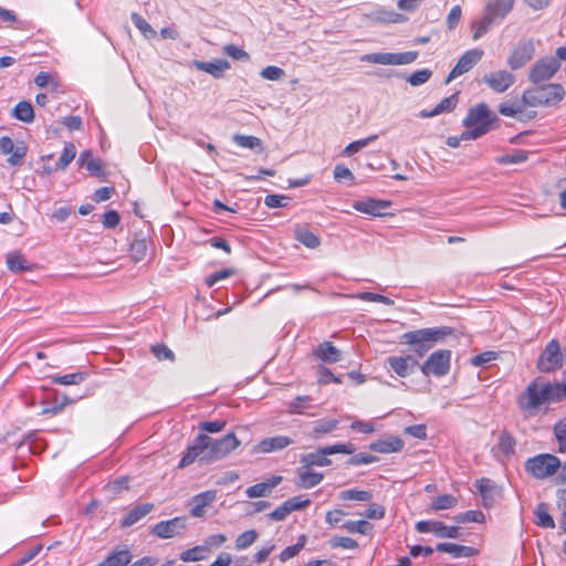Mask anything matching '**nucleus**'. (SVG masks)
I'll return each instance as SVG.
<instances>
[{"label": "nucleus", "instance_id": "1", "mask_svg": "<svg viewBox=\"0 0 566 566\" xmlns=\"http://www.w3.org/2000/svg\"><path fill=\"white\" fill-rule=\"evenodd\" d=\"M241 444L233 432L220 439H212L206 433H199L192 443L187 448L186 453L179 462V468H186L199 459L200 463L209 464L219 461Z\"/></svg>", "mask_w": 566, "mask_h": 566}, {"label": "nucleus", "instance_id": "13", "mask_svg": "<svg viewBox=\"0 0 566 566\" xmlns=\"http://www.w3.org/2000/svg\"><path fill=\"white\" fill-rule=\"evenodd\" d=\"M534 53V43L531 40L523 41L512 51L507 64L512 70H518L533 59Z\"/></svg>", "mask_w": 566, "mask_h": 566}, {"label": "nucleus", "instance_id": "21", "mask_svg": "<svg viewBox=\"0 0 566 566\" xmlns=\"http://www.w3.org/2000/svg\"><path fill=\"white\" fill-rule=\"evenodd\" d=\"M368 17L370 20L378 23H405L408 21L407 15L382 7L370 12Z\"/></svg>", "mask_w": 566, "mask_h": 566}, {"label": "nucleus", "instance_id": "2", "mask_svg": "<svg viewBox=\"0 0 566 566\" xmlns=\"http://www.w3.org/2000/svg\"><path fill=\"white\" fill-rule=\"evenodd\" d=\"M564 398H566V384L536 378L518 396L517 403L528 416H535L542 406L560 401Z\"/></svg>", "mask_w": 566, "mask_h": 566}, {"label": "nucleus", "instance_id": "29", "mask_svg": "<svg viewBox=\"0 0 566 566\" xmlns=\"http://www.w3.org/2000/svg\"><path fill=\"white\" fill-rule=\"evenodd\" d=\"M77 163L81 167L86 168L92 175L101 177L104 175L102 163L95 159L91 150H84L80 154Z\"/></svg>", "mask_w": 566, "mask_h": 566}, {"label": "nucleus", "instance_id": "26", "mask_svg": "<svg viewBox=\"0 0 566 566\" xmlns=\"http://www.w3.org/2000/svg\"><path fill=\"white\" fill-rule=\"evenodd\" d=\"M436 549L441 553L451 554L453 557H471L476 554L475 548L454 543H439Z\"/></svg>", "mask_w": 566, "mask_h": 566}, {"label": "nucleus", "instance_id": "60", "mask_svg": "<svg viewBox=\"0 0 566 566\" xmlns=\"http://www.w3.org/2000/svg\"><path fill=\"white\" fill-rule=\"evenodd\" d=\"M260 75L263 78L269 80V81H279L284 77L285 72L283 69H281L279 66L270 65V66L264 67L261 71Z\"/></svg>", "mask_w": 566, "mask_h": 566}, {"label": "nucleus", "instance_id": "48", "mask_svg": "<svg viewBox=\"0 0 566 566\" xmlns=\"http://www.w3.org/2000/svg\"><path fill=\"white\" fill-rule=\"evenodd\" d=\"M371 496H373L371 493L368 491L355 490V489L343 491L339 494V499H342L344 501L367 502L371 499Z\"/></svg>", "mask_w": 566, "mask_h": 566}, {"label": "nucleus", "instance_id": "36", "mask_svg": "<svg viewBox=\"0 0 566 566\" xmlns=\"http://www.w3.org/2000/svg\"><path fill=\"white\" fill-rule=\"evenodd\" d=\"M476 488L479 491V494L481 495L483 500L484 506H491L493 504V493H494V483L492 480L483 478L481 480L476 481Z\"/></svg>", "mask_w": 566, "mask_h": 566}, {"label": "nucleus", "instance_id": "32", "mask_svg": "<svg viewBox=\"0 0 566 566\" xmlns=\"http://www.w3.org/2000/svg\"><path fill=\"white\" fill-rule=\"evenodd\" d=\"M154 505L150 503H145L133 509L123 520L122 525L124 527L132 526L146 516L151 510Z\"/></svg>", "mask_w": 566, "mask_h": 566}, {"label": "nucleus", "instance_id": "52", "mask_svg": "<svg viewBox=\"0 0 566 566\" xmlns=\"http://www.w3.org/2000/svg\"><path fill=\"white\" fill-rule=\"evenodd\" d=\"M207 551V547L203 546H196L192 548H189L180 554V559L182 562H199L205 558V552Z\"/></svg>", "mask_w": 566, "mask_h": 566}, {"label": "nucleus", "instance_id": "27", "mask_svg": "<svg viewBox=\"0 0 566 566\" xmlns=\"http://www.w3.org/2000/svg\"><path fill=\"white\" fill-rule=\"evenodd\" d=\"M315 356L325 363H337L342 358L340 350L337 349L331 342H324L318 345L314 352Z\"/></svg>", "mask_w": 566, "mask_h": 566}, {"label": "nucleus", "instance_id": "39", "mask_svg": "<svg viewBox=\"0 0 566 566\" xmlns=\"http://www.w3.org/2000/svg\"><path fill=\"white\" fill-rule=\"evenodd\" d=\"M342 527L345 528L348 533L361 535H370L374 530L373 524L365 520L347 521L343 524Z\"/></svg>", "mask_w": 566, "mask_h": 566}, {"label": "nucleus", "instance_id": "30", "mask_svg": "<svg viewBox=\"0 0 566 566\" xmlns=\"http://www.w3.org/2000/svg\"><path fill=\"white\" fill-rule=\"evenodd\" d=\"M132 560V554L128 549H118L109 554L102 563L96 566H126Z\"/></svg>", "mask_w": 566, "mask_h": 566}, {"label": "nucleus", "instance_id": "17", "mask_svg": "<svg viewBox=\"0 0 566 566\" xmlns=\"http://www.w3.org/2000/svg\"><path fill=\"white\" fill-rule=\"evenodd\" d=\"M390 207V202L386 200L367 199L363 201H355L353 208L361 213L373 217L385 216V210Z\"/></svg>", "mask_w": 566, "mask_h": 566}, {"label": "nucleus", "instance_id": "14", "mask_svg": "<svg viewBox=\"0 0 566 566\" xmlns=\"http://www.w3.org/2000/svg\"><path fill=\"white\" fill-rule=\"evenodd\" d=\"M387 365L400 377L409 376L418 366L417 357L413 355L407 356H390L387 358Z\"/></svg>", "mask_w": 566, "mask_h": 566}, {"label": "nucleus", "instance_id": "40", "mask_svg": "<svg viewBox=\"0 0 566 566\" xmlns=\"http://www.w3.org/2000/svg\"><path fill=\"white\" fill-rule=\"evenodd\" d=\"M534 514L536 516V525L543 527V528H554L555 522L553 516L547 511V505L545 503H539Z\"/></svg>", "mask_w": 566, "mask_h": 566}, {"label": "nucleus", "instance_id": "20", "mask_svg": "<svg viewBox=\"0 0 566 566\" xmlns=\"http://www.w3.org/2000/svg\"><path fill=\"white\" fill-rule=\"evenodd\" d=\"M296 473L297 480L295 484L301 489L314 488L318 485L324 479L323 473L311 471L310 469L304 468L303 464L296 470Z\"/></svg>", "mask_w": 566, "mask_h": 566}, {"label": "nucleus", "instance_id": "16", "mask_svg": "<svg viewBox=\"0 0 566 566\" xmlns=\"http://www.w3.org/2000/svg\"><path fill=\"white\" fill-rule=\"evenodd\" d=\"M516 440L507 431H502L499 434L497 444L492 449L494 455L504 461L515 453Z\"/></svg>", "mask_w": 566, "mask_h": 566}, {"label": "nucleus", "instance_id": "15", "mask_svg": "<svg viewBox=\"0 0 566 566\" xmlns=\"http://www.w3.org/2000/svg\"><path fill=\"white\" fill-rule=\"evenodd\" d=\"M0 153L3 155H10L8 163L11 166H15L25 157L27 147L23 143L14 145L10 137L3 136L0 138Z\"/></svg>", "mask_w": 566, "mask_h": 566}, {"label": "nucleus", "instance_id": "51", "mask_svg": "<svg viewBox=\"0 0 566 566\" xmlns=\"http://www.w3.org/2000/svg\"><path fill=\"white\" fill-rule=\"evenodd\" d=\"M258 538V533L254 530H249L241 533L235 539L237 549H245L250 547Z\"/></svg>", "mask_w": 566, "mask_h": 566}, {"label": "nucleus", "instance_id": "53", "mask_svg": "<svg viewBox=\"0 0 566 566\" xmlns=\"http://www.w3.org/2000/svg\"><path fill=\"white\" fill-rule=\"evenodd\" d=\"M554 436L558 441V451L566 452V420H560L554 426Z\"/></svg>", "mask_w": 566, "mask_h": 566}, {"label": "nucleus", "instance_id": "58", "mask_svg": "<svg viewBox=\"0 0 566 566\" xmlns=\"http://www.w3.org/2000/svg\"><path fill=\"white\" fill-rule=\"evenodd\" d=\"M432 72L428 69L419 70L413 72L409 77L408 82L412 86H419L430 80Z\"/></svg>", "mask_w": 566, "mask_h": 566}, {"label": "nucleus", "instance_id": "5", "mask_svg": "<svg viewBox=\"0 0 566 566\" xmlns=\"http://www.w3.org/2000/svg\"><path fill=\"white\" fill-rule=\"evenodd\" d=\"M497 117L493 115L485 103H480L471 107L467 117L463 119L464 138H480L489 133L497 123Z\"/></svg>", "mask_w": 566, "mask_h": 566}, {"label": "nucleus", "instance_id": "33", "mask_svg": "<svg viewBox=\"0 0 566 566\" xmlns=\"http://www.w3.org/2000/svg\"><path fill=\"white\" fill-rule=\"evenodd\" d=\"M458 103V95L453 94L449 97L443 98L432 111L430 112H421L420 116L422 118L433 117L439 114L452 111Z\"/></svg>", "mask_w": 566, "mask_h": 566}, {"label": "nucleus", "instance_id": "19", "mask_svg": "<svg viewBox=\"0 0 566 566\" xmlns=\"http://www.w3.org/2000/svg\"><path fill=\"white\" fill-rule=\"evenodd\" d=\"M294 443V440L286 436H275L261 440L256 447L259 452L270 453L280 451Z\"/></svg>", "mask_w": 566, "mask_h": 566}, {"label": "nucleus", "instance_id": "42", "mask_svg": "<svg viewBox=\"0 0 566 566\" xmlns=\"http://www.w3.org/2000/svg\"><path fill=\"white\" fill-rule=\"evenodd\" d=\"M396 53H371L363 56V61L381 65H397Z\"/></svg>", "mask_w": 566, "mask_h": 566}, {"label": "nucleus", "instance_id": "24", "mask_svg": "<svg viewBox=\"0 0 566 566\" xmlns=\"http://www.w3.org/2000/svg\"><path fill=\"white\" fill-rule=\"evenodd\" d=\"M403 446L405 443L400 438L390 436L373 442L370 449L379 453H391L400 451Z\"/></svg>", "mask_w": 566, "mask_h": 566}, {"label": "nucleus", "instance_id": "31", "mask_svg": "<svg viewBox=\"0 0 566 566\" xmlns=\"http://www.w3.org/2000/svg\"><path fill=\"white\" fill-rule=\"evenodd\" d=\"M7 265L11 272L31 271L32 265L20 252H10L7 254Z\"/></svg>", "mask_w": 566, "mask_h": 566}, {"label": "nucleus", "instance_id": "50", "mask_svg": "<svg viewBox=\"0 0 566 566\" xmlns=\"http://www.w3.org/2000/svg\"><path fill=\"white\" fill-rule=\"evenodd\" d=\"M434 534L438 537L442 538H457L459 537V527L457 526H448L443 524L442 522L436 521L434 524Z\"/></svg>", "mask_w": 566, "mask_h": 566}, {"label": "nucleus", "instance_id": "10", "mask_svg": "<svg viewBox=\"0 0 566 566\" xmlns=\"http://www.w3.org/2000/svg\"><path fill=\"white\" fill-rule=\"evenodd\" d=\"M484 52L481 49H471L467 51L458 61L455 66L449 73L446 83H450L452 80L461 76L469 72L476 65L483 57Z\"/></svg>", "mask_w": 566, "mask_h": 566}, {"label": "nucleus", "instance_id": "45", "mask_svg": "<svg viewBox=\"0 0 566 566\" xmlns=\"http://www.w3.org/2000/svg\"><path fill=\"white\" fill-rule=\"evenodd\" d=\"M457 503H458V500L455 496H453L451 494H443V495L437 496L432 501L431 507L434 511L449 510V509L454 507Z\"/></svg>", "mask_w": 566, "mask_h": 566}, {"label": "nucleus", "instance_id": "56", "mask_svg": "<svg viewBox=\"0 0 566 566\" xmlns=\"http://www.w3.org/2000/svg\"><path fill=\"white\" fill-rule=\"evenodd\" d=\"M291 198L284 195H268L264 198V205L268 208L274 209V208H283L286 207L290 202Z\"/></svg>", "mask_w": 566, "mask_h": 566}, {"label": "nucleus", "instance_id": "28", "mask_svg": "<svg viewBox=\"0 0 566 566\" xmlns=\"http://www.w3.org/2000/svg\"><path fill=\"white\" fill-rule=\"evenodd\" d=\"M198 70L203 71L216 78L222 76L223 72L230 69V63L227 60H218L214 62H195Z\"/></svg>", "mask_w": 566, "mask_h": 566}, {"label": "nucleus", "instance_id": "55", "mask_svg": "<svg viewBox=\"0 0 566 566\" xmlns=\"http://www.w3.org/2000/svg\"><path fill=\"white\" fill-rule=\"evenodd\" d=\"M329 545L333 548H344V549H356L358 547V543L352 538L346 536H333L329 539Z\"/></svg>", "mask_w": 566, "mask_h": 566}, {"label": "nucleus", "instance_id": "54", "mask_svg": "<svg viewBox=\"0 0 566 566\" xmlns=\"http://www.w3.org/2000/svg\"><path fill=\"white\" fill-rule=\"evenodd\" d=\"M311 400L308 396H297L289 403V411L291 413H302L305 409L310 408Z\"/></svg>", "mask_w": 566, "mask_h": 566}, {"label": "nucleus", "instance_id": "44", "mask_svg": "<svg viewBox=\"0 0 566 566\" xmlns=\"http://www.w3.org/2000/svg\"><path fill=\"white\" fill-rule=\"evenodd\" d=\"M76 155V148L74 144L67 143L64 146V149L56 163V169L64 170L66 167L72 163V160L75 158Z\"/></svg>", "mask_w": 566, "mask_h": 566}, {"label": "nucleus", "instance_id": "61", "mask_svg": "<svg viewBox=\"0 0 566 566\" xmlns=\"http://www.w3.org/2000/svg\"><path fill=\"white\" fill-rule=\"evenodd\" d=\"M458 523L476 522L480 523L484 520V514L481 511H467L454 517Z\"/></svg>", "mask_w": 566, "mask_h": 566}, {"label": "nucleus", "instance_id": "47", "mask_svg": "<svg viewBox=\"0 0 566 566\" xmlns=\"http://www.w3.org/2000/svg\"><path fill=\"white\" fill-rule=\"evenodd\" d=\"M526 106L527 105H523L522 102L521 103L515 102L512 104L502 103L499 106V113L503 116L521 118V114L523 113V111Z\"/></svg>", "mask_w": 566, "mask_h": 566}, {"label": "nucleus", "instance_id": "8", "mask_svg": "<svg viewBox=\"0 0 566 566\" xmlns=\"http://www.w3.org/2000/svg\"><path fill=\"white\" fill-rule=\"evenodd\" d=\"M563 354L557 339H552L541 354L537 368L542 373H549L562 368Z\"/></svg>", "mask_w": 566, "mask_h": 566}, {"label": "nucleus", "instance_id": "22", "mask_svg": "<svg viewBox=\"0 0 566 566\" xmlns=\"http://www.w3.org/2000/svg\"><path fill=\"white\" fill-rule=\"evenodd\" d=\"M328 457L329 454L325 451V447H322L314 452L303 454L300 461L306 469L311 467H328L332 464V460Z\"/></svg>", "mask_w": 566, "mask_h": 566}, {"label": "nucleus", "instance_id": "25", "mask_svg": "<svg viewBox=\"0 0 566 566\" xmlns=\"http://www.w3.org/2000/svg\"><path fill=\"white\" fill-rule=\"evenodd\" d=\"M515 0H493L485 6V11L495 20L504 19L513 9Z\"/></svg>", "mask_w": 566, "mask_h": 566}, {"label": "nucleus", "instance_id": "9", "mask_svg": "<svg viewBox=\"0 0 566 566\" xmlns=\"http://www.w3.org/2000/svg\"><path fill=\"white\" fill-rule=\"evenodd\" d=\"M558 59L546 56L538 60L531 69L528 78L534 84H539L551 80L559 70Z\"/></svg>", "mask_w": 566, "mask_h": 566}, {"label": "nucleus", "instance_id": "18", "mask_svg": "<svg viewBox=\"0 0 566 566\" xmlns=\"http://www.w3.org/2000/svg\"><path fill=\"white\" fill-rule=\"evenodd\" d=\"M217 497V492L213 490L201 492L191 499L190 514L195 517H202L205 515V507L209 506Z\"/></svg>", "mask_w": 566, "mask_h": 566}, {"label": "nucleus", "instance_id": "38", "mask_svg": "<svg viewBox=\"0 0 566 566\" xmlns=\"http://www.w3.org/2000/svg\"><path fill=\"white\" fill-rule=\"evenodd\" d=\"M87 373L76 371L67 375H54L51 377L52 382L62 386L78 385L87 378Z\"/></svg>", "mask_w": 566, "mask_h": 566}, {"label": "nucleus", "instance_id": "62", "mask_svg": "<svg viewBox=\"0 0 566 566\" xmlns=\"http://www.w3.org/2000/svg\"><path fill=\"white\" fill-rule=\"evenodd\" d=\"M227 422L224 420H214V421H202L199 423V430L210 433L220 432L224 429Z\"/></svg>", "mask_w": 566, "mask_h": 566}, {"label": "nucleus", "instance_id": "59", "mask_svg": "<svg viewBox=\"0 0 566 566\" xmlns=\"http://www.w3.org/2000/svg\"><path fill=\"white\" fill-rule=\"evenodd\" d=\"M233 140L238 146L250 149L261 145V140L254 136L234 135Z\"/></svg>", "mask_w": 566, "mask_h": 566}, {"label": "nucleus", "instance_id": "57", "mask_svg": "<svg viewBox=\"0 0 566 566\" xmlns=\"http://www.w3.org/2000/svg\"><path fill=\"white\" fill-rule=\"evenodd\" d=\"M357 298L367 302H378L388 306L394 305V301L385 295L376 294L371 292H361L357 295Z\"/></svg>", "mask_w": 566, "mask_h": 566}, {"label": "nucleus", "instance_id": "35", "mask_svg": "<svg viewBox=\"0 0 566 566\" xmlns=\"http://www.w3.org/2000/svg\"><path fill=\"white\" fill-rule=\"evenodd\" d=\"M12 116L23 123H32L34 119L33 106L27 101H21L13 108Z\"/></svg>", "mask_w": 566, "mask_h": 566}, {"label": "nucleus", "instance_id": "6", "mask_svg": "<svg viewBox=\"0 0 566 566\" xmlns=\"http://www.w3.org/2000/svg\"><path fill=\"white\" fill-rule=\"evenodd\" d=\"M565 90L560 84H544L523 92L522 103L530 107L554 106L563 101Z\"/></svg>", "mask_w": 566, "mask_h": 566}, {"label": "nucleus", "instance_id": "23", "mask_svg": "<svg viewBox=\"0 0 566 566\" xmlns=\"http://www.w3.org/2000/svg\"><path fill=\"white\" fill-rule=\"evenodd\" d=\"M281 481L282 476L274 475L265 482L256 483L252 486H249L245 490V494L250 499L266 496L276 485L281 483Z\"/></svg>", "mask_w": 566, "mask_h": 566}, {"label": "nucleus", "instance_id": "43", "mask_svg": "<svg viewBox=\"0 0 566 566\" xmlns=\"http://www.w3.org/2000/svg\"><path fill=\"white\" fill-rule=\"evenodd\" d=\"M495 21V19L490 15L488 11L484 10V15L480 21H476L473 23L474 33L473 39L478 40L481 36H483L489 29L491 28L492 23Z\"/></svg>", "mask_w": 566, "mask_h": 566}, {"label": "nucleus", "instance_id": "64", "mask_svg": "<svg viewBox=\"0 0 566 566\" xmlns=\"http://www.w3.org/2000/svg\"><path fill=\"white\" fill-rule=\"evenodd\" d=\"M285 503L292 513L293 511H301L307 507L311 504V501L305 496H293L286 500Z\"/></svg>", "mask_w": 566, "mask_h": 566}, {"label": "nucleus", "instance_id": "46", "mask_svg": "<svg viewBox=\"0 0 566 566\" xmlns=\"http://www.w3.org/2000/svg\"><path fill=\"white\" fill-rule=\"evenodd\" d=\"M377 138H378V135H370L366 138L355 140L345 147L343 154L346 156H352V155L358 153L359 150H361L363 148L367 147L369 144L375 142Z\"/></svg>", "mask_w": 566, "mask_h": 566}, {"label": "nucleus", "instance_id": "4", "mask_svg": "<svg viewBox=\"0 0 566 566\" xmlns=\"http://www.w3.org/2000/svg\"><path fill=\"white\" fill-rule=\"evenodd\" d=\"M525 470L538 480H544L556 474V482L566 484V463L562 464L556 455L541 453L530 458L525 462Z\"/></svg>", "mask_w": 566, "mask_h": 566}, {"label": "nucleus", "instance_id": "63", "mask_svg": "<svg viewBox=\"0 0 566 566\" xmlns=\"http://www.w3.org/2000/svg\"><path fill=\"white\" fill-rule=\"evenodd\" d=\"M356 448L353 443H336L333 446H326L325 451L332 455L336 453L353 454Z\"/></svg>", "mask_w": 566, "mask_h": 566}, {"label": "nucleus", "instance_id": "49", "mask_svg": "<svg viewBox=\"0 0 566 566\" xmlns=\"http://www.w3.org/2000/svg\"><path fill=\"white\" fill-rule=\"evenodd\" d=\"M132 22L134 25L146 36L154 38L156 35V31L151 28V25L138 13H132Z\"/></svg>", "mask_w": 566, "mask_h": 566}, {"label": "nucleus", "instance_id": "37", "mask_svg": "<svg viewBox=\"0 0 566 566\" xmlns=\"http://www.w3.org/2000/svg\"><path fill=\"white\" fill-rule=\"evenodd\" d=\"M339 421L337 419H319L313 423V438L318 439L324 434L333 432Z\"/></svg>", "mask_w": 566, "mask_h": 566}, {"label": "nucleus", "instance_id": "34", "mask_svg": "<svg viewBox=\"0 0 566 566\" xmlns=\"http://www.w3.org/2000/svg\"><path fill=\"white\" fill-rule=\"evenodd\" d=\"M295 239L306 248L315 249L321 244L319 238L304 227H297L294 231Z\"/></svg>", "mask_w": 566, "mask_h": 566}, {"label": "nucleus", "instance_id": "11", "mask_svg": "<svg viewBox=\"0 0 566 566\" xmlns=\"http://www.w3.org/2000/svg\"><path fill=\"white\" fill-rule=\"evenodd\" d=\"M186 518L175 517L168 521H161L157 523L151 533L160 538H171L175 536L182 535L186 531Z\"/></svg>", "mask_w": 566, "mask_h": 566}, {"label": "nucleus", "instance_id": "12", "mask_svg": "<svg viewBox=\"0 0 566 566\" xmlns=\"http://www.w3.org/2000/svg\"><path fill=\"white\" fill-rule=\"evenodd\" d=\"M482 81L488 84L493 92L504 93L515 83V76L505 70H500L484 74Z\"/></svg>", "mask_w": 566, "mask_h": 566}, {"label": "nucleus", "instance_id": "3", "mask_svg": "<svg viewBox=\"0 0 566 566\" xmlns=\"http://www.w3.org/2000/svg\"><path fill=\"white\" fill-rule=\"evenodd\" d=\"M452 334L448 326L421 328L403 333L400 337L402 344L412 346L415 357H423L439 340Z\"/></svg>", "mask_w": 566, "mask_h": 566}, {"label": "nucleus", "instance_id": "7", "mask_svg": "<svg viewBox=\"0 0 566 566\" xmlns=\"http://www.w3.org/2000/svg\"><path fill=\"white\" fill-rule=\"evenodd\" d=\"M451 352L440 349L432 353L429 358L421 365L420 369L424 376L433 375L442 377L450 370Z\"/></svg>", "mask_w": 566, "mask_h": 566}, {"label": "nucleus", "instance_id": "41", "mask_svg": "<svg viewBox=\"0 0 566 566\" xmlns=\"http://www.w3.org/2000/svg\"><path fill=\"white\" fill-rule=\"evenodd\" d=\"M147 250V241L145 239L135 238L129 245V256L134 262H139L145 259Z\"/></svg>", "mask_w": 566, "mask_h": 566}]
</instances>
